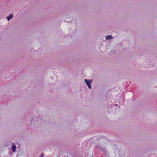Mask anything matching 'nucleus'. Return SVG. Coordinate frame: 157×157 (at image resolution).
<instances>
[{
    "label": "nucleus",
    "instance_id": "7",
    "mask_svg": "<svg viewBox=\"0 0 157 157\" xmlns=\"http://www.w3.org/2000/svg\"><path fill=\"white\" fill-rule=\"evenodd\" d=\"M115 105V106H117V104H116V105Z\"/></svg>",
    "mask_w": 157,
    "mask_h": 157
},
{
    "label": "nucleus",
    "instance_id": "4",
    "mask_svg": "<svg viewBox=\"0 0 157 157\" xmlns=\"http://www.w3.org/2000/svg\"><path fill=\"white\" fill-rule=\"evenodd\" d=\"M13 17V15L12 14H10L8 17H6L8 21H9L10 20L12 19Z\"/></svg>",
    "mask_w": 157,
    "mask_h": 157
},
{
    "label": "nucleus",
    "instance_id": "3",
    "mask_svg": "<svg viewBox=\"0 0 157 157\" xmlns=\"http://www.w3.org/2000/svg\"><path fill=\"white\" fill-rule=\"evenodd\" d=\"M113 38V36L111 35H108L105 37V39L106 40H109L112 39Z\"/></svg>",
    "mask_w": 157,
    "mask_h": 157
},
{
    "label": "nucleus",
    "instance_id": "2",
    "mask_svg": "<svg viewBox=\"0 0 157 157\" xmlns=\"http://www.w3.org/2000/svg\"><path fill=\"white\" fill-rule=\"evenodd\" d=\"M16 146L15 144H13L12 146V151L13 152H15L16 151Z\"/></svg>",
    "mask_w": 157,
    "mask_h": 157
},
{
    "label": "nucleus",
    "instance_id": "1",
    "mask_svg": "<svg viewBox=\"0 0 157 157\" xmlns=\"http://www.w3.org/2000/svg\"><path fill=\"white\" fill-rule=\"evenodd\" d=\"M86 84L88 86L89 89H90L91 88V83L93 81V79L88 80L85 79L84 80Z\"/></svg>",
    "mask_w": 157,
    "mask_h": 157
},
{
    "label": "nucleus",
    "instance_id": "6",
    "mask_svg": "<svg viewBox=\"0 0 157 157\" xmlns=\"http://www.w3.org/2000/svg\"><path fill=\"white\" fill-rule=\"evenodd\" d=\"M44 154L43 153H42L41 154V155L40 156V157H44Z\"/></svg>",
    "mask_w": 157,
    "mask_h": 157
},
{
    "label": "nucleus",
    "instance_id": "5",
    "mask_svg": "<svg viewBox=\"0 0 157 157\" xmlns=\"http://www.w3.org/2000/svg\"><path fill=\"white\" fill-rule=\"evenodd\" d=\"M99 149L101 151H105L103 148L102 147H100Z\"/></svg>",
    "mask_w": 157,
    "mask_h": 157
}]
</instances>
